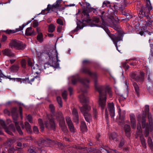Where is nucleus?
<instances>
[{"instance_id":"f257e3e1","label":"nucleus","mask_w":153,"mask_h":153,"mask_svg":"<svg viewBox=\"0 0 153 153\" xmlns=\"http://www.w3.org/2000/svg\"><path fill=\"white\" fill-rule=\"evenodd\" d=\"M81 71L83 73L87 74L92 78L94 81L95 88L97 90L100 94L98 101L99 105L101 107V109L103 110L105 105L106 97V95L108 93L110 97L112 96V92L109 86L105 88L102 86H97V74L96 72H91L90 69L84 67L82 68Z\"/></svg>"},{"instance_id":"f03ea898","label":"nucleus","mask_w":153,"mask_h":153,"mask_svg":"<svg viewBox=\"0 0 153 153\" xmlns=\"http://www.w3.org/2000/svg\"><path fill=\"white\" fill-rule=\"evenodd\" d=\"M81 82L83 85L85 89L89 87L88 83L89 82V81L87 79H82ZM81 94L79 96L80 101L82 104L83 106L80 108L81 112L84 115L86 121L90 123L91 120V114L88 113L87 111L91 109V107L88 105V98L86 96V93L87 90L84 89L83 88L81 89Z\"/></svg>"},{"instance_id":"7ed1b4c3","label":"nucleus","mask_w":153,"mask_h":153,"mask_svg":"<svg viewBox=\"0 0 153 153\" xmlns=\"http://www.w3.org/2000/svg\"><path fill=\"white\" fill-rule=\"evenodd\" d=\"M36 53L39 58L47 59L50 63H53V59L55 57H56L57 62L60 61L58 60L57 52L56 49L45 50L42 51H37Z\"/></svg>"},{"instance_id":"20e7f679","label":"nucleus","mask_w":153,"mask_h":153,"mask_svg":"<svg viewBox=\"0 0 153 153\" xmlns=\"http://www.w3.org/2000/svg\"><path fill=\"white\" fill-rule=\"evenodd\" d=\"M137 120L139 122L141 121L142 127L143 128H145L146 131H145L144 134L145 136L147 137L148 136L149 131H153V126L152 120L151 117L149 118V125L147 124L146 123L145 115H140L137 117Z\"/></svg>"},{"instance_id":"39448f33","label":"nucleus","mask_w":153,"mask_h":153,"mask_svg":"<svg viewBox=\"0 0 153 153\" xmlns=\"http://www.w3.org/2000/svg\"><path fill=\"white\" fill-rule=\"evenodd\" d=\"M94 26H95V25H94ZM95 26H96L101 27L108 34L109 36L112 40L116 48L117 49L119 52H120V51L118 49L117 43L118 42L122 40V39L121 34H119L114 35L111 34L110 32L107 27L103 24H101L100 25L97 24L96 25H95Z\"/></svg>"},{"instance_id":"423d86ee","label":"nucleus","mask_w":153,"mask_h":153,"mask_svg":"<svg viewBox=\"0 0 153 153\" xmlns=\"http://www.w3.org/2000/svg\"><path fill=\"white\" fill-rule=\"evenodd\" d=\"M11 111L16 129L19 134L22 135L23 134L22 131L21 130L20 127L19 126V122L17 121V120L18 117V114L17 113L16 108H12Z\"/></svg>"},{"instance_id":"0eeeda50","label":"nucleus","mask_w":153,"mask_h":153,"mask_svg":"<svg viewBox=\"0 0 153 153\" xmlns=\"http://www.w3.org/2000/svg\"><path fill=\"white\" fill-rule=\"evenodd\" d=\"M56 117L57 120L59 121V125L61 127L62 129L64 132H66L67 128L65 125L64 119L63 117L62 113L59 112L56 114Z\"/></svg>"},{"instance_id":"6e6552de","label":"nucleus","mask_w":153,"mask_h":153,"mask_svg":"<svg viewBox=\"0 0 153 153\" xmlns=\"http://www.w3.org/2000/svg\"><path fill=\"white\" fill-rule=\"evenodd\" d=\"M146 7L143 8L140 11V14L145 16L148 15L150 11L152 10V7L151 6L150 0H146Z\"/></svg>"},{"instance_id":"1a4fd4ad","label":"nucleus","mask_w":153,"mask_h":153,"mask_svg":"<svg viewBox=\"0 0 153 153\" xmlns=\"http://www.w3.org/2000/svg\"><path fill=\"white\" fill-rule=\"evenodd\" d=\"M80 14L81 15V18L83 19L82 20L83 24L84 23V22H86L88 23H90L91 21V19H89V14L88 13L86 12V10L84 9L83 11L80 13L79 10H78V13H76V15H77Z\"/></svg>"},{"instance_id":"9d476101","label":"nucleus","mask_w":153,"mask_h":153,"mask_svg":"<svg viewBox=\"0 0 153 153\" xmlns=\"http://www.w3.org/2000/svg\"><path fill=\"white\" fill-rule=\"evenodd\" d=\"M48 120L45 122V124L47 128H51L54 129L55 127V124L53 119L51 116L48 115Z\"/></svg>"},{"instance_id":"9b49d317","label":"nucleus","mask_w":153,"mask_h":153,"mask_svg":"<svg viewBox=\"0 0 153 153\" xmlns=\"http://www.w3.org/2000/svg\"><path fill=\"white\" fill-rule=\"evenodd\" d=\"M2 53L3 55L8 56L10 57L16 58V56L11 50L9 49L6 48L2 51Z\"/></svg>"},{"instance_id":"f8f14e48","label":"nucleus","mask_w":153,"mask_h":153,"mask_svg":"<svg viewBox=\"0 0 153 153\" xmlns=\"http://www.w3.org/2000/svg\"><path fill=\"white\" fill-rule=\"evenodd\" d=\"M108 108L109 111L110 116L113 118L115 115V108L113 103H108Z\"/></svg>"},{"instance_id":"ddd939ff","label":"nucleus","mask_w":153,"mask_h":153,"mask_svg":"<svg viewBox=\"0 0 153 153\" xmlns=\"http://www.w3.org/2000/svg\"><path fill=\"white\" fill-rule=\"evenodd\" d=\"M43 69H42L46 74H48L51 72V67L49 64L46 63L44 65H42Z\"/></svg>"},{"instance_id":"4468645a","label":"nucleus","mask_w":153,"mask_h":153,"mask_svg":"<svg viewBox=\"0 0 153 153\" xmlns=\"http://www.w3.org/2000/svg\"><path fill=\"white\" fill-rule=\"evenodd\" d=\"M141 75L142 76L141 78H139L138 75L137 74L134 73H132L130 74V76L131 78L135 79L136 81H138L140 80L142 81L143 79V77L144 75V74L143 73H141Z\"/></svg>"},{"instance_id":"2eb2a0df","label":"nucleus","mask_w":153,"mask_h":153,"mask_svg":"<svg viewBox=\"0 0 153 153\" xmlns=\"http://www.w3.org/2000/svg\"><path fill=\"white\" fill-rule=\"evenodd\" d=\"M17 44L14 48L16 50L23 51L26 47V45L25 44L19 40L18 41Z\"/></svg>"},{"instance_id":"dca6fc26","label":"nucleus","mask_w":153,"mask_h":153,"mask_svg":"<svg viewBox=\"0 0 153 153\" xmlns=\"http://www.w3.org/2000/svg\"><path fill=\"white\" fill-rule=\"evenodd\" d=\"M66 120L71 132H75V129L70 118L69 117H66Z\"/></svg>"},{"instance_id":"f3484780","label":"nucleus","mask_w":153,"mask_h":153,"mask_svg":"<svg viewBox=\"0 0 153 153\" xmlns=\"http://www.w3.org/2000/svg\"><path fill=\"white\" fill-rule=\"evenodd\" d=\"M129 116L131 128L135 129L136 125L135 116L133 114H131Z\"/></svg>"},{"instance_id":"a211bd4d","label":"nucleus","mask_w":153,"mask_h":153,"mask_svg":"<svg viewBox=\"0 0 153 153\" xmlns=\"http://www.w3.org/2000/svg\"><path fill=\"white\" fill-rule=\"evenodd\" d=\"M32 69L33 72L34 73L38 74L40 73L39 71H42L43 69L42 65H40L39 66L37 64H34L32 66Z\"/></svg>"},{"instance_id":"6ab92c4d","label":"nucleus","mask_w":153,"mask_h":153,"mask_svg":"<svg viewBox=\"0 0 153 153\" xmlns=\"http://www.w3.org/2000/svg\"><path fill=\"white\" fill-rule=\"evenodd\" d=\"M72 114L74 116V121L76 123L79 122V117L78 113L76 109L74 108L72 110Z\"/></svg>"},{"instance_id":"aec40b11","label":"nucleus","mask_w":153,"mask_h":153,"mask_svg":"<svg viewBox=\"0 0 153 153\" xmlns=\"http://www.w3.org/2000/svg\"><path fill=\"white\" fill-rule=\"evenodd\" d=\"M118 113L119 114L120 119L121 120L122 122H124V120L126 112L125 111H121V109L120 107H118Z\"/></svg>"},{"instance_id":"412c9836","label":"nucleus","mask_w":153,"mask_h":153,"mask_svg":"<svg viewBox=\"0 0 153 153\" xmlns=\"http://www.w3.org/2000/svg\"><path fill=\"white\" fill-rule=\"evenodd\" d=\"M25 25H23L22 26H20L19 28H16L15 30H6L5 32L6 33L8 34L14 33L16 32L22 30L25 26Z\"/></svg>"},{"instance_id":"4be33fe9","label":"nucleus","mask_w":153,"mask_h":153,"mask_svg":"<svg viewBox=\"0 0 153 153\" xmlns=\"http://www.w3.org/2000/svg\"><path fill=\"white\" fill-rule=\"evenodd\" d=\"M39 77L36 76L33 78L30 81H29L28 78H25V79H22V80L24 82L29 81V83H30L31 84H32L31 82H33L34 81H35L36 82L39 83Z\"/></svg>"},{"instance_id":"5701e85b","label":"nucleus","mask_w":153,"mask_h":153,"mask_svg":"<svg viewBox=\"0 0 153 153\" xmlns=\"http://www.w3.org/2000/svg\"><path fill=\"white\" fill-rule=\"evenodd\" d=\"M124 129L126 136L127 137H129L130 136V125H126L124 126Z\"/></svg>"},{"instance_id":"b1692460","label":"nucleus","mask_w":153,"mask_h":153,"mask_svg":"<svg viewBox=\"0 0 153 153\" xmlns=\"http://www.w3.org/2000/svg\"><path fill=\"white\" fill-rule=\"evenodd\" d=\"M18 41V40L15 39L11 40L9 44V46L12 48H14L16 44H17V43Z\"/></svg>"},{"instance_id":"393cba45","label":"nucleus","mask_w":153,"mask_h":153,"mask_svg":"<svg viewBox=\"0 0 153 153\" xmlns=\"http://www.w3.org/2000/svg\"><path fill=\"white\" fill-rule=\"evenodd\" d=\"M19 69V66L17 65H13L10 68L11 72H17Z\"/></svg>"},{"instance_id":"a878e982","label":"nucleus","mask_w":153,"mask_h":153,"mask_svg":"<svg viewBox=\"0 0 153 153\" xmlns=\"http://www.w3.org/2000/svg\"><path fill=\"white\" fill-rule=\"evenodd\" d=\"M25 127L27 132L29 133L31 132V126L28 123L25 122Z\"/></svg>"},{"instance_id":"bb28decb","label":"nucleus","mask_w":153,"mask_h":153,"mask_svg":"<svg viewBox=\"0 0 153 153\" xmlns=\"http://www.w3.org/2000/svg\"><path fill=\"white\" fill-rule=\"evenodd\" d=\"M25 33L27 36H31L34 34L33 30L31 27H28L26 29Z\"/></svg>"},{"instance_id":"cd10ccee","label":"nucleus","mask_w":153,"mask_h":153,"mask_svg":"<svg viewBox=\"0 0 153 153\" xmlns=\"http://www.w3.org/2000/svg\"><path fill=\"white\" fill-rule=\"evenodd\" d=\"M47 143L46 141L42 138L38 141V144L39 146H42L45 145Z\"/></svg>"},{"instance_id":"c85d7f7f","label":"nucleus","mask_w":153,"mask_h":153,"mask_svg":"<svg viewBox=\"0 0 153 153\" xmlns=\"http://www.w3.org/2000/svg\"><path fill=\"white\" fill-rule=\"evenodd\" d=\"M81 130L83 131H86L87 128L85 123L84 122H82L81 125Z\"/></svg>"},{"instance_id":"c756f323","label":"nucleus","mask_w":153,"mask_h":153,"mask_svg":"<svg viewBox=\"0 0 153 153\" xmlns=\"http://www.w3.org/2000/svg\"><path fill=\"white\" fill-rule=\"evenodd\" d=\"M43 36L41 33H39L37 36V40L40 42H42L43 41Z\"/></svg>"},{"instance_id":"7c9ffc66","label":"nucleus","mask_w":153,"mask_h":153,"mask_svg":"<svg viewBox=\"0 0 153 153\" xmlns=\"http://www.w3.org/2000/svg\"><path fill=\"white\" fill-rule=\"evenodd\" d=\"M55 26L53 24H51L48 27V31L51 33L53 32L55 30Z\"/></svg>"},{"instance_id":"2f4dec72","label":"nucleus","mask_w":153,"mask_h":153,"mask_svg":"<svg viewBox=\"0 0 153 153\" xmlns=\"http://www.w3.org/2000/svg\"><path fill=\"white\" fill-rule=\"evenodd\" d=\"M111 6V4L110 2L108 1H105L102 3V7H109Z\"/></svg>"},{"instance_id":"473e14b6","label":"nucleus","mask_w":153,"mask_h":153,"mask_svg":"<svg viewBox=\"0 0 153 153\" xmlns=\"http://www.w3.org/2000/svg\"><path fill=\"white\" fill-rule=\"evenodd\" d=\"M133 85L136 94L138 96L139 95V88L138 86L137 83L136 82H134Z\"/></svg>"},{"instance_id":"72a5a7b5","label":"nucleus","mask_w":153,"mask_h":153,"mask_svg":"<svg viewBox=\"0 0 153 153\" xmlns=\"http://www.w3.org/2000/svg\"><path fill=\"white\" fill-rule=\"evenodd\" d=\"M60 3V1L58 0L55 3L52 5V6L55 8L57 9L59 8Z\"/></svg>"},{"instance_id":"f704fd0d","label":"nucleus","mask_w":153,"mask_h":153,"mask_svg":"<svg viewBox=\"0 0 153 153\" xmlns=\"http://www.w3.org/2000/svg\"><path fill=\"white\" fill-rule=\"evenodd\" d=\"M78 79V76H72L71 77V80L73 84H75L76 82Z\"/></svg>"},{"instance_id":"c9c22d12","label":"nucleus","mask_w":153,"mask_h":153,"mask_svg":"<svg viewBox=\"0 0 153 153\" xmlns=\"http://www.w3.org/2000/svg\"><path fill=\"white\" fill-rule=\"evenodd\" d=\"M39 124L40 126V128L42 131L44 129V127L42 119H39L38 120Z\"/></svg>"},{"instance_id":"e433bc0d","label":"nucleus","mask_w":153,"mask_h":153,"mask_svg":"<svg viewBox=\"0 0 153 153\" xmlns=\"http://www.w3.org/2000/svg\"><path fill=\"white\" fill-rule=\"evenodd\" d=\"M140 139L142 146L144 148H146V145L144 138L143 137V136H141L140 137Z\"/></svg>"},{"instance_id":"4c0bfd02","label":"nucleus","mask_w":153,"mask_h":153,"mask_svg":"<svg viewBox=\"0 0 153 153\" xmlns=\"http://www.w3.org/2000/svg\"><path fill=\"white\" fill-rule=\"evenodd\" d=\"M148 142L149 146L150 147H152L153 146V142L150 137H149L148 138Z\"/></svg>"},{"instance_id":"58836bf2","label":"nucleus","mask_w":153,"mask_h":153,"mask_svg":"<svg viewBox=\"0 0 153 153\" xmlns=\"http://www.w3.org/2000/svg\"><path fill=\"white\" fill-rule=\"evenodd\" d=\"M7 37L5 35H3L1 39V42H5L7 39Z\"/></svg>"},{"instance_id":"ea45409f","label":"nucleus","mask_w":153,"mask_h":153,"mask_svg":"<svg viewBox=\"0 0 153 153\" xmlns=\"http://www.w3.org/2000/svg\"><path fill=\"white\" fill-rule=\"evenodd\" d=\"M63 25H59L57 26V31L59 33H61L62 31Z\"/></svg>"},{"instance_id":"a19ab883","label":"nucleus","mask_w":153,"mask_h":153,"mask_svg":"<svg viewBox=\"0 0 153 153\" xmlns=\"http://www.w3.org/2000/svg\"><path fill=\"white\" fill-rule=\"evenodd\" d=\"M57 100L60 106L62 107V103L61 97H57Z\"/></svg>"},{"instance_id":"79ce46f5","label":"nucleus","mask_w":153,"mask_h":153,"mask_svg":"<svg viewBox=\"0 0 153 153\" xmlns=\"http://www.w3.org/2000/svg\"><path fill=\"white\" fill-rule=\"evenodd\" d=\"M21 64L23 68H26V62L25 59H22L21 61Z\"/></svg>"},{"instance_id":"37998d69","label":"nucleus","mask_w":153,"mask_h":153,"mask_svg":"<svg viewBox=\"0 0 153 153\" xmlns=\"http://www.w3.org/2000/svg\"><path fill=\"white\" fill-rule=\"evenodd\" d=\"M27 119L29 121L30 123H33L32 118L31 116L30 115H28L26 117Z\"/></svg>"},{"instance_id":"c03bdc74","label":"nucleus","mask_w":153,"mask_h":153,"mask_svg":"<svg viewBox=\"0 0 153 153\" xmlns=\"http://www.w3.org/2000/svg\"><path fill=\"white\" fill-rule=\"evenodd\" d=\"M122 67L125 69L126 70L128 69L129 68L128 65H127L125 62L122 63Z\"/></svg>"},{"instance_id":"a18cd8bd","label":"nucleus","mask_w":153,"mask_h":153,"mask_svg":"<svg viewBox=\"0 0 153 153\" xmlns=\"http://www.w3.org/2000/svg\"><path fill=\"white\" fill-rule=\"evenodd\" d=\"M57 23L59 25H63V22L62 19L58 18L57 20Z\"/></svg>"},{"instance_id":"49530a36","label":"nucleus","mask_w":153,"mask_h":153,"mask_svg":"<svg viewBox=\"0 0 153 153\" xmlns=\"http://www.w3.org/2000/svg\"><path fill=\"white\" fill-rule=\"evenodd\" d=\"M62 96L63 98L65 100H66L67 99V92L66 91H64L62 93Z\"/></svg>"},{"instance_id":"de8ad7c7","label":"nucleus","mask_w":153,"mask_h":153,"mask_svg":"<svg viewBox=\"0 0 153 153\" xmlns=\"http://www.w3.org/2000/svg\"><path fill=\"white\" fill-rule=\"evenodd\" d=\"M117 136V134L116 133L113 132L111 134L110 138L114 140L116 138Z\"/></svg>"},{"instance_id":"09e8293b","label":"nucleus","mask_w":153,"mask_h":153,"mask_svg":"<svg viewBox=\"0 0 153 153\" xmlns=\"http://www.w3.org/2000/svg\"><path fill=\"white\" fill-rule=\"evenodd\" d=\"M0 123L1 125V126L3 127L5 129L7 127L4 121L2 120H0Z\"/></svg>"},{"instance_id":"8fccbe9b","label":"nucleus","mask_w":153,"mask_h":153,"mask_svg":"<svg viewBox=\"0 0 153 153\" xmlns=\"http://www.w3.org/2000/svg\"><path fill=\"white\" fill-rule=\"evenodd\" d=\"M93 21L95 23H98L99 22L100 19L99 18L97 17H93Z\"/></svg>"},{"instance_id":"3c124183","label":"nucleus","mask_w":153,"mask_h":153,"mask_svg":"<svg viewBox=\"0 0 153 153\" xmlns=\"http://www.w3.org/2000/svg\"><path fill=\"white\" fill-rule=\"evenodd\" d=\"M33 131L36 134H38L39 132V131L38 127L36 126H34L33 128Z\"/></svg>"},{"instance_id":"603ef678","label":"nucleus","mask_w":153,"mask_h":153,"mask_svg":"<svg viewBox=\"0 0 153 153\" xmlns=\"http://www.w3.org/2000/svg\"><path fill=\"white\" fill-rule=\"evenodd\" d=\"M49 108L52 113H53L55 111V107L53 104H51L49 105Z\"/></svg>"},{"instance_id":"864d4df0","label":"nucleus","mask_w":153,"mask_h":153,"mask_svg":"<svg viewBox=\"0 0 153 153\" xmlns=\"http://www.w3.org/2000/svg\"><path fill=\"white\" fill-rule=\"evenodd\" d=\"M146 75L148 76V79L149 81L150 80V77L152 75V73L149 71L147 70L146 72Z\"/></svg>"},{"instance_id":"5fc2aeb1","label":"nucleus","mask_w":153,"mask_h":153,"mask_svg":"<svg viewBox=\"0 0 153 153\" xmlns=\"http://www.w3.org/2000/svg\"><path fill=\"white\" fill-rule=\"evenodd\" d=\"M93 112L94 116L96 118L97 114V111L95 107L93 108Z\"/></svg>"},{"instance_id":"6e6d98bb","label":"nucleus","mask_w":153,"mask_h":153,"mask_svg":"<svg viewBox=\"0 0 153 153\" xmlns=\"http://www.w3.org/2000/svg\"><path fill=\"white\" fill-rule=\"evenodd\" d=\"M113 7L114 8L110 7L109 9L108 10V11H110V13L112 14V13H114V10H115V8L114 6Z\"/></svg>"},{"instance_id":"4d7b16f0","label":"nucleus","mask_w":153,"mask_h":153,"mask_svg":"<svg viewBox=\"0 0 153 153\" xmlns=\"http://www.w3.org/2000/svg\"><path fill=\"white\" fill-rule=\"evenodd\" d=\"M137 129L138 131V132H141V127L140 125V124L139 123L137 124Z\"/></svg>"},{"instance_id":"13d9d810","label":"nucleus","mask_w":153,"mask_h":153,"mask_svg":"<svg viewBox=\"0 0 153 153\" xmlns=\"http://www.w3.org/2000/svg\"><path fill=\"white\" fill-rule=\"evenodd\" d=\"M39 25L38 22L36 20H34L33 21V26L34 27H36Z\"/></svg>"},{"instance_id":"bf43d9fd","label":"nucleus","mask_w":153,"mask_h":153,"mask_svg":"<svg viewBox=\"0 0 153 153\" xmlns=\"http://www.w3.org/2000/svg\"><path fill=\"white\" fill-rule=\"evenodd\" d=\"M53 8H54L52 6V5L49 4L47 8L46 9L47 10V11H48V12H49L50 10L51 9H53Z\"/></svg>"},{"instance_id":"052dcab7","label":"nucleus","mask_w":153,"mask_h":153,"mask_svg":"<svg viewBox=\"0 0 153 153\" xmlns=\"http://www.w3.org/2000/svg\"><path fill=\"white\" fill-rule=\"evenodd\" d=\"M145 111L146 112V113L147 114L148 112L149 111V107L148 105H146L145 106Z\"/></svg>"},{"instance_id":"680f3d73","label":"nucleus","mask_w":153,"mask_h":153,"mask_svg":"<svg viewBox=\"0 0 153 153\" xmlns=\"http://www.w3.org/2000/svg\"><path fill=\"white\" fill-rule=\"evenodd\" d=\"M48 13H49L48 11H47V10L45 9L44 10H42L41 13L43 15H45L47 14Z\"/></svg>"},{"instance_id":"e2e57ef3","label":"nucleus","mask_w":153,"mask_h":153,"mask_svg":"<svg viewBox=\"0 0 153 153\" xmlns=\"http://www.w3.org/2000/svg\"><path fill=\"white\" fill-rule=\"evenodd\" d=\"M4 129L6 132H7V133L11 135L12 134V133L6 127Z\"/></svg>"},{"instance_id":"0e129e2a","label":"nucleus","mask_w":153,"mask_h":153,"mask_svg":"<svg viewBox=\"0 0 153 153\" xmlns=\"http://www.w3.org/2000/svg\"><path fill=\"white\" fill-rule=\"evenodd\" d=\"M4 113L5 114L8 115H10V111L7 109H5L4 110Z\"/></svg>"},{"instance_id":"69168bd1","label":"nucleus","mask_w":153,"mask_h":153,"mask_svg":"<svg viewBox=\"0 0 153 153\" xmlns=\"http://www.w3.org/2000/svg\"><path fill=\"white\" fill-rule=\"evenodd\" d=\"M105 118H106V120H108V115L107 114V109L106 108L105 109Z\"/></svg>"},{"instance_id":"338daca9","label":"nucleus","mask_w":153,"mask_h":153,"mask_svg":"<svg viewBox=\"0 0 153 153\" xmlns=\"http://www.w3.org/2000/svg\"><path fill=\"white\" fill-rule=\"evenodd\" d=\"M85 5L89 9V10H90V8H91L90 7V4L86 2Z\"/></svg>"},{"instance_id":"774afa93","label":"nucleus","mask_w":153,"mask_h":153,"mask_svg":"<svg viewBox=\"0 0 153 153\" xmlns=\"http://www.w3.org/2000/svg\"><path fill=\"white\" fill-rule=\"evenodd\" d=\"M68 90L70 92V95H71L72 94V91H73V88L70 87L68 88Z\"/></svg>"}]
</instances>
